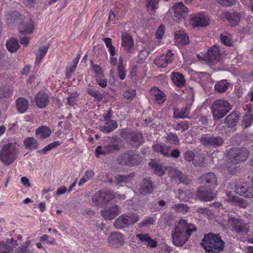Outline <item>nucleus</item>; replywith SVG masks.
<instances>
[{"mask_svg": "<svg viewBox=\"0 0 253 253\" xmlns=\"http://www.w3.org/2000/svg\"><path fill=\"white\" fill-rule=\"evenodd\" d=\"M197 231L196 226L181 218L171 233L173 244L177 247L183 246L189 240L192 232Z\"/></svg>", "mask_w": 253, "mask_h": 253, "instance_id": "1", "label": "nucleus"}, {"mask_svg": "<svg viewBox=\"0 0 253 253\" xmlns=\"http://www.w3.org/2000/svg\"><path fill=\"white\" fill-rule=\"evenodd\" d=\"M249 151L245 148H232L227 153L228 162L225 165L227 173L233 174L236 171V166L247 160L249 157Z\"/></svg>", "mask_w": 253, "mask_h": 253, "instance_id": "2", "label": "nucleus"}, {"mask_svg": "<svg viewBox=\"0 0 253 253\" xmlns=\"http://www.w3.org/2000/svg\"><path fill=\"white\" fill-rule=\"evenodd\" d=\"M6 23L8 25L19 23L18 29L22 34L27 35L33 33L35 29V22L31 19H25L22 22V16L17 11L7 13L5 15Z\"/></svg>", "mask_w": 253, "mask_h": 253, "instance_id": "3", "label": "nucleus"}, {"mask_svg": "<svg viewBox=\"0 0 253 253\" xmlns=\"http://www.w3.org/2000/svg\"><path fill=\"white\" fill-rule=\"evenodd\" d=\"M201 245L207 253H219L223 249L224 242L219 235L209 233L205 235Z\"/></svg>", "mask_w": 253, "mask_h": 253, "instance_id": "4", "label": "nucleus"}, {"mask_svg": "<svg viewBox=\"0 0 253 253\" xmlns=\"http://www.w3.org/2000/svg\"><path fill=\"white\" fill-rule=\"evenodd\" d=\"M18 146L16 143L4 145L0 152V160L6 165L12 164L18 157Z\"/></svg>", "mask_w": 253, "mask_h": 253, "instance_id": "5", "label": "nucleus"}, {"mask_svg": "<svg viewBox=\"0 0 253 253\" xmlns=\"http://www.w3.org/2000/svg\"><path fill=\"white\" fill-rule=\"evenodd\" d=\"M227 221L229 227L237 234L247 235L250 231V223L242 218L228 215Z\"/></svg>", "mask_w": 253, "mask_h": 253, "instance_id": "6", "label": "nucleus"}, {"mask_svg": "<svg viewBox=\"0 0 253 253\" xmlns=\"http://www.w3.org/2000/svg\"><path fill=\"white\" fill-rule=\"evenodd\" d=\"M231 108V105L227 100L222 99L216 100L211 107L213 120H219L223 118Z\"/></svg>", "mask_w": 253, "mask_h": 253, "instance_id": "7", "label": "nucleus"}, {"mask_svg": "<svg viewBox=\"0 0 253 253\" xmlns=\"http://www.w3.org/2000/svg\"><path fill=\"white\" fill-rule=\"evenodd\" d=\"M139 219L137 214L131 213L119 217L114 222V226L117 229H123L136 223Z\"/></svg>", "mask_w": 253, "mask_h": 253, "instance_id": "8", "label": "nucleus"}, {"mask_svg": "<svg viewBox=\"0 0 253 253\" xmlns=\"http://www.w3.org/2000/svg\"><path fill=\"white\" fill-rule=\"evenodd\" d=\"M200 141L203 145L209 148H217L221 146L224 142L220 136L211 134L202 135Z\"/></svg>", "mask_w": 253, "mask_h": 253, "instance_id": "9", "label": "nucleus"}, {"mask_svg": "<svg viewBox=\"0 0 253 253\" xmlns=\"http://www.w3.org/2000/svg\"><path fill=\"white\" fill-rule=\"evenodd\" d=\"M119 137L117 135H114L112 137V141L107 145L104 147L101 146H97L95 151L96 157H99L101 155H105L110 152L119 150L120 149V146L118 143Z\"/></svg>", "mask_w": 253, "mask_h": 253, "instance_id": "10", "label": "nucleus"}, {"mask_svg": "<svg viewBox=\"0 0 253 253\" xmlns=\"http://www.w3.org/2000/svg\"><path fill=\"white\" fill-rule=\"evenodd\" d=\"M235 192L246 198L253 197V185L249 182H236L235 183Z\"/></svg>", "mask_w": 253, "mask_h": 253, "instance_id": "11", "label": "nucleus"}, {"mask_svg": "<svg viewBox=\"0 0 253 253\" xmlns=\"http://www.w3.org/2000/svg\"><path fill=\"white\" fill-rule=\"evenodd\" d=\"M117 161L120 165L129 167L138 165L141 162V158L138 155L130 153L123 154Z\"/></svg>", "mask_w": 253, "mask_h": 253, "instance_id": "12", "label": "nucleus"}, {"mask_svg": "<svg viewBox=\"0 0 253 253\" xmlns=\"http://www.w3.org/2000/svg\"><path fill=\"white\" fill-rule=\"evenodd\" d=\"M221 51L218 46L214 45L208 50L204 55V60L209 63L215 64L221 58Z\"/></svg>", "mask_w": 253, "mask_h": 253, "instance_id": "13", "label": "nucleus"}, {"mask_svg": "<svg viewBox=\"0 0 253 253\" xmlns=\"http://www.w3.org/2000/svg\"><path fill=\"white\" fill-rule=\"evenodd\" d=\"M200 182L203 186L214 190L217 186V178L215 174L211 172L203 174L200 178Z\"/></svg>", "mask_w": 253, "mask_h": 253, "instance_id": "14", "label": "nucleus"}, {"mask_svg": "<svg viewBox=\"0 0 253 253\" xmlns=\"http://www.w3.org/2000/svg\"><path fill=\"white\" fill-rule=\"evenodd\" d=\"M213 190L202 186L198 189L196 196L201 201H210L214 199L216 196V193Z\"/></svg>", "mask_w": 253, "mask_h": 253, "instance_id": "15", "label": "nucleus"}, {"mask_svg": "<svg viewBox=\"0 0 253 253\" xmlns=\"http://www.w3.org/2000/svg\"><path fill=\"white\" fill-rule=\"evenodd\" d=\"M108 241L109 245L114 248L122 246L125 242L124 236L118 232H112L108 237Z\"/></svg>", "mask_w": 253, "mask_h": 253, "instance_id": "16", "label": "nucleus"}, {"mask_svg": "<svg viewBox=\"0 0 253 253\" xmlns=\"http://www.w3.org/2000/svg\"><path fill=\"white\" fill-rule=\"evenodd\" d=\"M173 60V54L171 50H168L166 54H163L156 58L154 63L159 68H165Z\"/></svg>", "mask_w": 253, "mask_h": 253, "instance_id": "17", "label": "nucleus"}, {"mask_svg": "<svg viewBox=\"0 0 253 253\" xmlns=\"http://www.w3.org/2000/svg\"><path fill=\"white\" fill-rule=\"evenodd\" d=\"M209 18L203 13H199L193 16L190 23L194 27H205L209 24Z\"/></svg>", "mask_w": 253, "mask_h": 253, "instance_id": "18", "label": "nucleus"}, {"mask_svg": "<svg viewBox=\"0 0 253 253\" xmlns=\"http://www.w3.org/2000/svg\"><path fill=\"white\" fill-rule=\"evenodd\" d=\"M119 208L117 205L113 204L109 208L102 211L101 215L105 219H113L119 214Z\"/></svg>", "mask_w": 253, "mask_h": 253, "instance_id": "19", "label": "nucleus"}, {"mask_svg": "<svg viewBox=\"0 0 253 253\" xmlns=\"http://www.w3.org/2000/svg\"><path fill=\"white\" fill-rule=\"evenodd\" d=\"M173 8L174 16L178 19H184L189 11L188 8L181 2L175 3Z\"/></svg>", "mask_w": 253, "mask_h": 253, "instance_id": "20", "label": "nucleus"}, {"mask_svg": "<svg viewBox=\"0 0 253 253\" xmlns=\"http://www.w3.org/2000/svg\"><path fill=\"white\" fill-rule=\"evenodd\" d=\"M35 103L39 108H43L46 107L49 103V97L45 92H39L35 97Z\"/></svg>", "mask_w": 253, "mask_h": 253, "instance_id": "21", "label": "nucleus"}, {"mask_svg": "<svg viewBox=\"0 0 253 253\" xmlns=\"http://www.w3.org/2000/svg\"><path fill=\"white\" fill-rule=\"evenodd\" d=\"M122 46L127 52L130 53L133 50L134 42L132 36L128 34H123L122 36Z\"/></svg>", "mask_w": 253, "mask_h": 253, "instance_id": "22", "label": "nucleus"}, {"mask_svg": "<svg viewBox=\"0 0 253 253\" xmlns=\"http://www.w3.org/2000/svg\"><path fill=\"white\" fill-rule=\"evenodd\" d=\"M154 188V186L150 180L144 179L140 184L139 192L141 195H147V194L152 193Z\"/></svg>", "mask_w": 253, "mask_h": 253, "instance_id": "23", "label": "nucleus"}, {"mask_svg": "<svg viewBox=\"0 0 253 253\" xmlns=\"http://www.w3.org/2000/svg\"><path fill=\"white\" fill-rule=\"evenodd\" d=\"M150 92L154 97L155 102L158 104H163L166 99L165 94L157 87H153Z\"/></svg>", "mask_w": 253, "mask_h": 253, "instance_id": "24", "label": "nucleus"}, {"mask_svg": "<svg viewBox=\"0 0 253 253\" xmlns=\"http://www.w3.org/2000/svg\"><path fill=\"white\" fill-rule=\"evenodd\" d=\"M223 14L231 26H236L241 19V15L237 12L226 11Z\"/></svg>", "mask_w": 253, "mask_h": 253, "instance_id": "25", "label": "nucleus"}, {"mask_svg": "<svg viewBox=\"0 0 253 253\" xmlns=\"http://www.w3.org/2000/svg\"><path fill=\"white\" fill-rule=\"evenodd\" d=\"M14 253H36L35 249L31 245V241L27 240L16 248Z\"/></svg>", "mask_w": 253, "mask_h": 253, "instance_id": "26", "label": "nucleus"}, {"mask_svg": "<svg viewBox=\"0 0 253 253\" xmlns=\"http://www.w3.org/2000/svg\"><path fill=\"white\" fill-rule=\"evenodd\" d=\"M149 166L154 170V173L159 176H162L166 172V167L162 166V165L155 160H152L149 163Z\"/></svg>", "mask_w": 253, "mask_h": 253, "instance_id": "27", "label": "nucleus"}, {"mask_svg": "<svg viewBox=\"0 0 253 253\" xmlns=\"http://www.w3.org/2000/svg\"><path fill=\"white\" fill-rule=\"evenodd\" d=\"M16 106L19 113H24L29 108V102L25 98L19 97L16 101Z\"/></svg>", "mask_w": 253, "mask_h": 253, "instance_id": "28", "label": "nucleus"}, {"mask_svg": "<svg viewBox=\"0 0 253 253\" xmlns=\"http://www.w3.org/2000/svg\"><path fill=\"white\" fill-rule=\"evenodd\" d=\"M240 113L238 112H233L228 115L224 120V123L228 127H232L236 125L238 122Z\"/></svg>", "mask_w": 253, "mask_h": 253, "instance_id": "29", "label": "nucleus"}, {"mask_svg": "<svg viewBox=\"0 0 253 253\" xmlns=\"http://www.w3.org/2000/svg\"><path fill=\"white\" fill-rule=\"evenodd\" d=\"M118 127V123L115 120L106 122L104 126H101L99 127V130L106 133H110L113 131Z\"/></svg>", "mask_w": 253, "mask_h": 253, "instance_id": "30", "label": "nucleus"}, {"mask_svg": "<svg viewBox=\"0 0 253 253\" xmlns=\"http://www.w3.org/2000/svg\"><path fill=\"white\" fill-rule=\"evenodd\" d=\"M48 49V45L41 46L39 48L38 50L35 53L36 59L35 61V64L36 65H40L42 59L44 57L45 54L47 53Z\"/></svg>", "mask_w": 253, "mask_h": 253, "instance_id": "31", "label": "nucleus"}, {"mask_svg": "<svg viewBox=\"0 0 253 253\" xmlns=\"http://www.w3.org/2000/svg\"><path fill=\"white\" fill-rule=\"evenodd\" d=\"M25 148L29 150H34L38 148L39 143L34 137H28L23 141Z\"/></svg>", "mask_w": 253, "mask_h": 253, "instance_id": "32", "label": "nucleus"}, {"mask_svg": "<svg viewBox=\"0 0 253 253\" xmlns=\"http://www.w3.org/2000/svg\"><path fill=\"white\" fill-rule=\"evenodd\" d=\"M36 135L41 139H45L51 134L50 129L46 126H42L36 130Z\"/></svg>", "mask_w": 253, "mask_h": 253, "instance_id": "33", "label": "nucleus"}, {"mask_svg": "<svg viewBox=\"0 0 253 253\" xmlns=\"http://www.w3.org/2000/svg\"><path fill=\"white\" fill-rule=\"evenodd\" d=\"M153 150L164 156H168L169 147L164 143H157L152 147Z\"/></svg>", "mask_w": 253, "mask_h": 253, "instance_id": "34", "label": "nucleus"}, {"mask_svg": "<svg viewBox=\"0 0 253 253\" xmlns=\"http://www.w3.org/2000/svg\"><path fill=\"white\" fill-rule=\"evenodd\" d=\"M137 238L139 239L141 242H147L148 243V246L152 248H154L157 247V242L153 240L148 234H141L138 233L136 235Z\"/></svg>", "mask_w": 253, "mask_h": 253, "instance_id": "35", "label": "nucleus"}, {"mask_svg": "<svg viewBox=\"0 0 253 253\" xmlns=\"http://www.w3.org/2000/svg\"><path fill=\"white\" fill-rule=\"evenodd\" d=\"M171 80L177 86L183 87L185 84V80L183 75L179 73H173L171 75Z\"/></svg>", "mask_w": 253, "mask_h": 253, "instance_id": "36", "label": "nucleus"}, {"mask_svg": "<svg viewBox=\"0 0 253 253\" xmlns=\"http://www.w3.org/2000/svg\"><path fill=\"white\" fill-rule=\"evenodd\" d=\"M174 39L176 42L181 45H185L189 42V37L185 33H175Z\"/></svg>", "mask_w": 253, "mask_h": 253, "instance_id": "37", "label": "nucleus"}, {"mask_svg": "<svg viewBox=\"0 0 253 253\" xmlns=\"http://www.w3.org/2000/svg\"><path fill=\"white\" fill-rule=\"evenodd\" d=\"M190 111V107L186 106L181 109L176 108L174 109L173 116L175 118L183 119L188 117V114Z\"/></svg>", "mask_w": 253, "mask_h": 253, "instance_id": "38", "label": "nucleus"}, {"mask_svg": "<svg viewBox=\"0 0 253 253\" xmlns=\"http://www.w3.org/2000/svg\"><path fill=\"white\" fill-rule=\"evenodd\" d=\"M6 48L11 53L16 52L19 48L18 40L14 38H10L6 43Z\"/></svg>", "mask_w": 253, "mask_h": 253, "instance_id": "39", "label": "nucleus"}, {"mask_svg": "<svg viewBox=\"0 0 253 253\" xmlns=\"http://www.w3.org/2000/svg\"><path fill=\"white\" fill-rule=\"evenodd\" d=\"M92 202L96 206H102L104 204L103 191L96 192L92 198Z\"/></svg>", "mask_w": 253, "mask_h": 253, "instance_id": "40", "label": "nucleus"}, {"mask_svg": "<svg viewBox=\"0 0 253 253\" xmlns=\"http://www.w3.org/2000/svg\"><path fill=\"white\" fill-rule=\"evenodd\" d=\"M134 176V174L133 173L126 175L119 174L116 176L115 181L116 183L118 184L122 183H129L131 181Z\"/></svg>", "mask_w": 253, "mask_h": 253, "instance_id": "41", "label": "nucleus"}, {"mask_svg": "<svg viewBox=\"0 0 253 253\" xmlns=\"http://www.w3.org/2000/svg\"><path fill=\"white\" fill-rule=\"evenodd\" d=\"M229 86V83L226 80H222L216 83L214 85L216 91L219 93L225 92Z\"/></svg>", "mask_w": 253, "mask_h": 253, "instance_id": "42", "label": "nucleus"}, {"mask_svg": "<svg viewBox=\"0 0 253 253\" xmlns=\"http://www.w3.org/2000/svg\"><path fill=\"white\" fill-rule=\"evenodd\" d=\"M220 41L224 45L231 46L233 45L232 36L228 33L225 32L220 35Z\"/></svg>", "mask_w": 253, "mask_h": 253, "instance_id": "43", "label": "nucleus"}, {"mask_svg": "<svg viewBox=\"0 0 253 253\" xmlns=\"http://www.w3.org/2000/svg\"><path fill=\"white\" fill-rule=\"evenodd\" d=\"M13 87L10 86H2L0 87V98H8L12 95Z\"/></svg>", "mask_w": 253, "mask_h": 253, "instance_id": "44", "label": "nucleus"}, {"mask_svg": "<svg viewBox=\"0 0 253 253\" xmlns=\"http://www.w3.org/2000/svg\"><path fill=\"white\" fill-rule=\"evenodd\" d=\"M159 0H146V7L150 14L155 13L157 7Z\"/></svg>", "mask_w": 253, "mask_h": 253, "instance_id": "45", "label": "nucleus"}, {"mask_svg": "<svg viewBox=\"0 0 253 253\" xmlns=\"http://www.w3.org/2000/svg\"><path fill=\"white\" fill-rule=\"evenodd\" d=\"M136 90L132 87L126 88L123 93L124 99L129 100H132L136 96Z\"/></svg>", "mask_w": 253, "mask_h": 253, "instance_id": "46", "label": "nucleus"}, {"mask_svg": "<svg viewBox=\"0 0 253 253\" xmlns=\"http://www.w3.org/2000/svg\"><path fill=\"white\" fill-rule=\"evenodd\" d=\"M94 175L95 173L92 170H87L85 171L84 176L81 178L78 183L79 186H82L88 180L92 179L94 176Z\"/></svg>", "mask_w": 253, "mask_h": 253, "instance_id": "47", "label": "nucleus"}, {"mask_svg": "<svg viewBox=\"0 0 253 253\" xmlns=\"http://www.w3.org/2000/svg\"><path fill=\"white\" fill-rule=\"evenodd\" d=\"M119 65L117 67V71L118 77L121 80H124L126 77V68L123 65V59L120 58L119 60Z\"/></svg>", "mask_w": 253, "mask_h": 253, "instance_id": "48", "label": "nucleus"}, {"mask_svg": "<svg viewBox=\"0 0 253 253\" xmlns=\"http://www.w3.org/2000/svg\"><path fill=\"white\" fill-rule=\"evenodd\" d=\"M177 193L178 198L181 201H187L191 197V192L189 190L179 189Z\"/></svg>", "mask_w": 253, "mask_h": 253, "instance_id": "49", "label": "nucleus"}, {"mask_svg": "<svg viewBox=\"0 0 253 253\" xmlns=\"http://www.w3.org/2000/svg\"><path fill=\"white\" fill-rule=\"evenodd\" d=\"M61 144V142L59 141H54L53 142H51L48 144L47 146L44 147L42 150H39L37 151L38 153L40 154H47V152L51 150L52 149L56 148Z\"/></svg>", "mask_w": 253, "mask_h": 253, "instance_id": "50", "label": "nucleus"}, {"mask_svg": "<svg viewBox=\"0 0 253 253\" xmlns=\"http://www.w3.org/2000/svg\"><path fill=\"white\" fill-rule=\"evenodd\" d=\"M86 91L97 101L100 102L103 99L102 94L97 89L88 88Z\"/></svg>", "mask_w": 253, "mask_h": 253, "instance_id": "51", "label": "nucleus"}, {"mask_svg": "<svg viewBox=\"0 0 253 253\" xmlns=\"http://www.w3.org/2000/svg\"><path fill=\"white\" fill-rule=\"evenodd\" d=\"M174 210L182 214H186L189 211V207L184 204H176L173 207Z\"/></svg>", "mask_w": 253, "mask_h": 253, "instance_id": "52", "label": "nucleus"}, {"mask_svg": "<svg viewBox=\"0 0 253 253\" xmlns=\"http://www.w3.org/2000/svg\"><path fill=\"white\" fill-rule=\"evenodd\" d=\"M231 200L233 201V204L234 205L238 206L241 208L245 209L247 207V202L238 197H232Z\"/></svg>", "mask_w": 253, "mask_h": 253, "instance_id": "53", "label": "nucleus"}, {"mask_svg": "<svg viewBox=\"0 0 253 253\" xmlns=\"http://www.w3.org/2000/svg\"><path fill=\"white\" fill-rule=\"evenodd\" d=\"M173 126L175 130H181V131H186L189 127V124L186 121H181Z\"/></svg>", "mask_w": 253, "mask_h": 253, "instance_id": "54", "label": "nucleus"}, {"mask_svg": "<svg viewBox=\"0 0 253 253\" xmlns=\"http://www.w3.org/2000/svg\"><path fill=\"white\" fill-rule=\"evenodd\" d=\"M242 122L245 128L250 126L253 122V116L252 114L248 113L245 115Z\"/></svg>", "mask_w": 253, "mask_h": 253, "instance_id": "55", "label": "nucleus"}, {"mask_svg": "<svg viewBox=\"0 0 253 253\" xmlns=\"http://www.w3.org/2000/svg\"><path fill=\"white\" fill-rule=\"evenodd\" d=\"M130 139L134 143H139L143 138L141 133L132 132L130 133Z\"/></svg>", "mask_w": 253, "mask_h": 253, "instance_id": "56", "label": "nucleus"}, {"mask_svg": "<svg viewBox=\"0 0 253 253\" xmlns=\"http://www.w3.org/2000/svg\"><path fill=\"white\" fill-rule=\"evenodd\" d=\"M165 27L163 24H161L156 31V38L158 40H161L165 33Z\"/></svg>", "mask_w": 253, "mask_h": 253, "instance_id": "57", "label": "nucleus"}, {"mask_svg": "<svg viewBox=\"0 0 253 253\" xmlns=\"http://www.w3.org/2000/svg\"><path fill=\"white\" fill-rule=\"evenodd\" d=\"M183 157L185 161L187 162H193L194 159L195 155L193 151L191 150L186 151L183 154Z\"/></svg>", "mask_w": 253, "mask_h": 253, "instance_id": "58", "label": "nucleus"}, {"mask_svg": "<svg viewBox=\"0 0 253 253\" xmlns=\"http://www.w3.org/2000/svg\"><path fill=\"white\" fill-rule=\"evenodd\" d=\"M90 65L96 77L103 75V71L100 66L98 65H94L92 61L90 62Z\"/></svg>", "mask_w": 253, "mask_h": 253, "instance_id": "59", "label": "nucleus"}, {"mask_svg": "<svg viewBox=\"0 0 253 253\" xmlns=\"http://www.w3.org/2000/svg\"><path fill=\"white\" fill-rule=\"evenodd\" d=\"M96 81L97 84L102 88H104L107 85V79L102 78L101 76L96 77Z\"/></svg>", "mask_w": 253, "mask_h": 253, "instance_id": "60", "label": "nucleus"}, {"mask_svg": "<svg viewBox=\"0 0 253 253\" xmlns=\"http://www.w3.org/2000/svg\"><path fill=\"white\" fill-rule=\"evenodd\" d=\"M154 222L155 220L153 217H149L146 219H144L141 222H140L139 224V226L140 227L146 226L148 225L153 224L154 223Z\"/></svg>", "mask_w": 253, "mask_h": 253, "instance_id": "61", "label": "nucleus"}, {"mask_svg": "<svg viewBox=\"0 0 253 253\" xmlns=\"http://www.w3.org/2000/svg\"><path fill=\"white\" fill-rule=\"evenodd\" d=\"M167 139L169 140L171 143L176 145L178 144L179 139L178 136L176 134L173 133H169L168 134Z\"/></svg>", "mask_w": 253, "mask_h": 253, "instance_id": "62", "label": "nucleus"}, {"mask_svg": "<svg viewBox=\"0 0 253 253\" xmlns=\"http://www.w3.org/2000/svg\"><path fill=\"white\" fill-rule=\"evenodd\" d=\"M103 196L104 199V204L109 203L114 197V195L113 193L109 191L103 192Z\"/></svg>", "mask_w": 253, "mask_h": 253, "instance_id": "63", "label": "nucleus"}, {"mask_svg": "<svg viewBox=\"0 0 253 253\" xmlns=\"http://www.w3.org/2000/svg\"><path fill=\"white\" fill-rule=\"evenodd\" d=\"M76 67L71 65L70 67H67L66 69L65 76L67 79H69L72 74L75 71Z\"/></svg>", "mask_w": 253, "mask_h": 253, "instance_id": "64", "label": "nucleus"}]
</instances>
